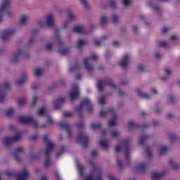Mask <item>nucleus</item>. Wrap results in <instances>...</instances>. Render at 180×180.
Instances as JSON below:
<instances>
[{"label":"nucleus","mask_w":180,"mask_h":180,"mask_svg":"<svg viewBox=\"0 0 180 180\" xmlns=\"http://www.w3.org/2000/svg\"><path fill=\"white\" fill-rule=\"evenodd\" d=\"M43 141L46 144V149H45V155H46V160L44 162V167L47 168V167H50L51 161H50V154L54 149V143L50 141L49 139V136L45 135L43 136Z\"/></svg>","instance_id":"obj_1"},{"label":"nucleus","mask_w":180,"mask_h":180,"mask_svg":"<svg viewBox=\"0 0 180 180\" xmlns=\"http://www.w3.org/2000/svg\"><path fill=\"white\" fill-rule=\"evenodd\" d=\"M84 106H86L87 112H89V113H92V111L94 110V105H92L91 100H89L88 98H84L80 103V105L75 108V110L77 112V113H79L80 118L82 117V110L84 109Z\"/></svg>","instance_id":"obj_2"},{"label":"nucleus","mask_w":180,"mask_h":180,"mask_svg":"<svg viewBox=\"0 0 180 180\" xmlns=\"http://www.w3.org/2000/svg\"><path fill=\"white\" fill-rule=\"evenodd\" d=\"M6 175L8 178H12V176H15L17 180H27V176H29V172L27 170L24 169L22 174L17 173L16 172H5Z\"/></svg>","instance_id":"obj_3"},{"label":"nucleus","mask_w":180,"mask_h":180,"mask_svg":"<svg viewBox=\"0 0 180 180\" xmlns=\"http://www.w3.org/2000/svg\"><path fill=\"white\" fill-rule=\"evenodd\" d=\"M106 85H108L109 86H110V88H114V89H115L116 88V86L115 83H113V81H112L110 78H105V79L98 81V90L100 92H102V91H103V87L106 86Z\"/></svg>","instance_id":"obj_4"},{"label":"nucleus","mask_w":180,"mask_h":180,"mask_svg":"<svg viewBox=\"0 0 180 180\" xmlns=\"http://www.w3.org/2000/svg\"><path fill=\"white\" fill-rule=\"evenodd\" d=\"M108 113H111L113 116V118L111 119L109 122H108V126L110 127H112V126H116V113H115V110H113V108H109L108 110V112H105V111H101L100 112V117H106V115H108Z\"/></svg>","instance_id":"obj_5"},{"label":"nucleus","mask_w":180,"mask_h":180,"mask_svg":"<svg viewBox=\"0 0 180 180\" xmlns=\"http://www.w3.org/2000/svg\"><path fill=\"white\" fill-rule=\"evenodd\" d=\"M18 120L20 123H22V124H27L29 123H31V124H33L34 129H37V127H39V124L37 123V121L34 120L30 116H20L18 117Z\"/></svg>","instance_id":"obj_6"},{"label":"nucleus","mask_w":180,"mask_h":180,"mask_svg":"<svg viewBox=\"0 0 180 180\" xmlns=\"http://www.w3.org/2000/svg\"><path fill=\"white\" fill-rule=\"evenodd\" d=\"M20 139H22V135L20 134H17L13 137H4L3 139V143L6 146V147H9L11 144H12V143L20 141Z\"/></svg>","instance_id":"obj_7"},{"label":"nucleus","mask_w":180,"mask_h":180,"mask_svg":"<svg viewBox=\"0 0 180 180\" xmlns=\"http://www.w3.org/2000/svg\"><path fill=\"white\" fill-rule=\"evenodd\" d=\"M11 86L9 82H6L2 86H0V103L5 102V98H6V93L5 91H8Z\"/></svg>","instance_id":"obj_8"},{"label":"nucleus","mask_w":180,"mask_h":180,"mask_svg":"<svg viewBox=\"0 0 180 180\" xmlns=\"http://www.w3.org/2000/svg\"><path fill=\"white\" fill-rule=\"evenodd\" d=\"M77 143H81V141H82L84 148H88V143L89 141V138L88 137V135L84 133H79V134L77 135Z\"/></svg>","instance_id":"obj_9"},{"label":"nucleus","mask_w":180,"mask_h":180,"mask_svg":"<svg viewBox=\"0 0 180 180\" xmlns=\"http://www.w3.org/2000/svg\"><path fill=\"white\" fill-rule=\"evenodd\" d=\"M69 96L71 101H74L75 99H77L78 96H79V89L78 88V84H75L72 85V89L69 94Z\"/></svg>","instance_id":"obj_10"},{"label":"nucleus","mask_w":180,"mask_h":180,"mask_svg":"<svg viewBox=\"0 0 180 180\" xmlns=\"http://www.w3.org/2000/svg\"><path fill=\"white\" fill-rule=\"evenodd\" d=\"M122 144H123L124 150H125V158L129 161L130 160V139H127L122 141Z\"/></svg>","instance_id":"obj_11"},{"label":"nucleus","mask_w":180,"mask_h":180,"mask_svg":"<svg viewBox=\"0 0 180 180\" xmlns=\"http://www.w3.org/2000/svg\"><path fill=\"white\" fill-rule=\"evenodd\" d=\"M149 126H150V124H148L147 123H144V124L140 125L137 123L133 122V121L128 122V127H129V130H131V129H147L149 127Z\"/></svg>","instance_id":"obj_12"},{"label":"nucleus","mask_w":180,"mask_h":180,"mask_svg":"<svg viewBox=\"0 0 180 180\" xmlns=\"http://www.w3.org/2000/svg\"><path fill=\"white\" fill-rule=\"evenodd\" d=\"M15 30H5L1 36V39L3 41H7L11 39L12 34H15Z\"/></svg>","instance_id":"obj_13"},{"label":"nucleus","mask_w":180,"mask_h":180,"mask_svg":"<svg viewBox=\"0 0 180 180\" xmlns=\"http://www.w3.org/2000/svg\"><path fill=\"white\" fill-rule=\"evenodd\" d=\"M91 60H98V56L93 55L91 58H84V64L87 71H92V70H94V68L91 65H89V61H91Z\"/></svg>","instance_id":"obj_14"},{"label":"nucleus","mask_w":180,"mask_h":180,"mask_svg":"<svg viewBox=\"0 0 180 180\" xmlns=\"http://www.w3.org/2000/svg\"><path fill=\"white\" fill-rule=\"evenodd\" d=\"M58 126L60 127V129H63L64 130H66L68 131V134L69 136V139H71V127H70V124L68 123H64L63 122H60L58 123Z\"/></svg>","instance_id":"obj_15"},{"label":"nucleus","mask_w":180,"mask_h":180,"mask_svg":"<svg viewBox=\"0 0 180 180\" xmlns=\"http://www.w3.org/2000/svg\"><path fill=\"white\" fill-rule=\"evenodd\" d=\"M65 102V98L64 97H60L58 100L53 101L54 109L56 110L61 108V105Z\"/></svg>","instance_id":"obj_16"},{"label":"nucleus","mask_w":180,"mask_h":180,"mask_svg":"<svg viewBox=\"0 0 180 180\" xmlns=\"http://www.w3.org/2000/svg\"><path fill=\"white\" fill-rule=\"evenodd\" d=\"M11 6V0H3L2 4L0 8V12L2 13V12H5L6 9H8V7Z\"/></svg>","instance_id":"obj_17"},{"label":"nucleus","mask_w":180,"mask_h":180,"mask_svg":"<svg viewBox=\"0 0 180 180\" xmlns=\"http://www.w3.org/2000/svg\"><path fill=\"white\" fill-rule=\"evenodd\" d=\"M22 151H23V148L20 147V148H17L13 153V157H14L15 161H18V162H20V158H19V153H22Z\"/></svg>","instance_id":"obj_18"},{"label":"nucleus","mask_w":180,"mask_h":180,"mask_svg":"<svg viewBox=\"0 0 180 180\" xmlns=\"http://www.w3.org/2000/svg\"><path fill=\"white\" fill-rule=\"evenodd\" d=\"M129 57L130 56L128 54H125L122 57V60H121V61L120 63V66L122 67L123 68H126V67L127 66V63H129Z\"/></svg>","instance_id":"obj_19"},{"label":"nucleus","mask_w":180,"mask_h":180,"mask_svg":"<svg viewBox=\"0 0 180 180\" xmlns=\"http://www.w3.org/2000/svg\"><path fill=\"white\" fill-rule=\"evenodd\" d=\"M27 80V75L26 73L22 74V78L15 82V85L18 86L23 85Z\"/></svg>","instance_id":"obj_20"},{"label":"nucleus","mask_w":180,"mask_h":180,"mask_svg":"<svg viewBox=\"0 0 180 180\" xmlns=\"http://www.w3.org/2000/svg\"><path fill=\"white\" fill-rule=\"evenodd\" d=\"M72 31L75 33H79L82 34H85V33H86V31H85L83 26H75L72 29Z\"/></svg>","instance_id":"obj_21"},{"label":"nucleus","mask_w":180,"mask_h":180,"mask_svg":"<svg viewBox=\"0 0 180 180\" xmlns=\"http://www.w3.org/2000/svg\"><path fill=\"white\" fill-rule=\"evenodd\" d=\"M23 55V52L19 49L13 56V63H18L20 60V56Z\"/></svg>","instance_id":"obj_22"},{"label":"nucleus","mask_w":180,"mask_h":180,"mask_svg":"<svg viewBox=\"0 0 180 180\" xmlns=\"http://www.w3.org/2000/svg\"><path fill=\"white\" fill-rule=\"evenodd\" d=\"M46 25L49 27L54 26V21L53 20V14H49L46 16Z\"/></svg>","instance_id":"obj_23"},{"label":"nucleus","mask_w":180,"mask_h":180,"mask_svg":"<svg viewBox=\"0 0 180 180\" xmlns=\"http://www.w3.org/2000/svg\"><path fill=\"white\" fill-rule=\"evenodd\" d=\"M150 139V136L147 134H143L139 137V146H144L147 140Z\"/></svg>","instance_id":"obj_24"},{"label":"nucleus","mask_w":180,"mask_h":180,"mask_svg":"<svg viewBox=\"0 0 180 180\" xmlns=\"http://www.w3.org/2000/svg\"><path fill=\"white\" fill-rule=\"evenodd\" d=\"M165 175V173H158V172H152L151 173V176L152 179L155 180H160L161 178H162Z\"/></svg>","instance_id":"obj_25"},{"label":"nucleus","mask_w":180,"mask_h":180,"mask_svg":"<svg viewBox=\"0 0 180 180\" xmlns=\"http://www.w3.org/2000/svg\"><path fill=\"white\" fill-rule=\"evenodd\" d=\"M99 145L103 150H108L109 148V144L108 143V140H101L99 141Z\"/></svg>","instance_id":"obj_26"},{"label":"nucleus","mask_w":180,"mask_h":180,"mask_svg":"<svg viewBox=\"0 0 180 180\" xmlns=\"http://www.w3.org/2000/svg\"><path fill=\"white\" fill-rule=\"evenodd\" d=\"M136 93L137 94V95H139V96H140V98H143V99H149L150 98V95L140 91V89H137L136 90Z\"/></svg>","instance_id":"obj_27"},{"label":"nucleus","mask_w":180,"mask_h":180,"mask_svg":"<svg viewBox=\"0 0 180 180\" xmlns=\"http://www.w3.org/2000/svg\"><path fill=\"white\" fill-rule=\"evenodd\" d=\"M55 32L56 34V41H58V46H63V43L61 41V38L60 37V30H56Z\"/></svg>","instance_id":"obj_28"},{"label":"nucleus","mask_w":180,"mask_h":180,"mask_svg":"<svg viewBox=\"0 0 180 180\" xmlns=\"http://www.w3.org/2000/svg\"><path fill=\"white\" fill-rule=\"evenodd\" d=\"M147 167H148V164L147 162L146 163H141L139 166V169L140 172H144L146 169H147Z\"/></svg>","instance_id":"obj_29"},{"label":"nucleus","mask_w":180,"mask_h":180,"mask_svg":"<svg viewBox=\"0 0 180 180\" xmlns=\"http://www.w3.org/2000/svg\"><path fill=\"white\" fill-rule=\"evenodd\" d=\"M169 164L170 167H172V168H173V169H179V165L174 162V160L172 159H170L169 160Z\"/></svg>","instance_id":"obj_30"},{"label":"nucleus","mask_w":180,"mask_h":180,"mask_svg":"<svg viewBox=\"0 0 180 180\" xmlns=\"http://www.w3.org/2000/svg\"><path fill=\"white\" fill-rule=\"evenodd\" d=\"M168 151V148L167 146H162L159 150H158V154L159 155H164L165 153Z\"/></svg>","instance_id":"obj_31"},{"label":"nucleus","mask_w":180,"mask_h":180,"mask_svg":"<svg viewBox=\"0 0 180 180\" xmlns=\"http://www.w3.org/2000/svg\"><path fill=\"white\" fill-rule=\"evenodd\" d=\"M43 74H44L43 69L37 68L34 70V75L36 77H40V75H43Z\"/></svg>","instance_id":"obj_32"},{"label":"nucleus","mask_w":180,"mask_h":180,"mask_svg":"<svg viewBox=\"0 0 180 180\" xmlns=\"http://www.w3.org/2000/svg\"><path fill=\"white\" fill-rule=\"evenodd\" d=\"M15 115V110L13 108H10L6 112V116L7 117H12Z\"/></svg>","instance_id":"obj_33"},{"label":"nucleus","mask_w":180,"mask_h":180,"mask_svg":"<svg viewBox=\"0 0 180 180\" xmlns=\"http://www.w3.org/2000/svg\"><path fill=\"white\" fill-rule=\"evenodd\" d=\"M101 127H102V124L101 123H93L91 124L92 130H98V129H101Z\"/></svg>","instance_id":"obj_34"},{"label":"nucleus","mask_w":180,"mask_h":180,"mask_svg":"<svg viewBox=\"0 0 180 180\" xmlns=\"http://www.w3.org/2000/svg\"><path fill=\"white\" fill-rule=\"evenodd\" d=\"M77 169L79 172L80 176H84V171L85 170V166L78 165H77Z\"/></svg>","instance_id":"obj_35"},{"label":"nucleus","mask_w":180,"mask_h":180,"mask_svg":"<svg viewBox=\"0 0 180 180\" xmlns=\"http://www.w3.org/2000/svg\"><path fill=\"white\" fill-rule=\"evenodd\" d=\"M89 164L93 168L94 171H98V169H99V166L94 163V160H89Z\"/></svg>","instance_id":"obj_36"},{"label":"nucleus","mask_w":180,"mask_h":180,"mask_svg":"<svg viewBox=\"0 0 180 180\" xmlns=\"http://www.w3.org/2000/svg\"><path fill=\"white\" fill-rule=\"evenodd\" d=\"M107 37H108L106 35H104L101 38L100 41L98 39H94L95 46H101V41L105 40V39H106Z\"/></svg>","instance_id":"obj_37"},{"label":"nucleus","mask_w":180,"mask_h":180,"mask_svg":"<svg viewBox=\"0 0 180 180\" xmlns=\"http://www.w3.org/2000/svg\"><path fill=\"white\" fill-rule=\"evenodd\" d=\"M84 44H86V40L79 39L77 41V48L81 49V47H82V46H84Z\"/></svg>","instance_id":"obj_38"},{"label":"nucleus","mask_w":180,"mask_h":180,"mask_svg":"<svg viewBox=\"0 0 180 180\" xmlns=\"http://www.w3.org/2000/svg\"><path fill=\"white\" fill-rule=\"evenodd\" d=\"M77 70H79V64L76 63L74 67H71L69 69L70 72H74V71H77Z\"/></svg>","instance_id":"obj_39"},{"label":"nucleus","mask_w":180,"mask_h":180,"mask_svg":"<svg viewBox=\"0 0 180 180\" xmlns=\"http://www.w3.org/2000/svg\"><path fill=\"white\" fill-rule=\"evenodd\" d=\"M165 74H166L167 76H166V77H162V78H161V80H162V81H167V79H168V76H169V75H171V71H169V70H168V69H165Z\"/></svg>","instance_id":"obj_40"},{"label":"nucleus","mask_w":180,"mask_h":180,"mask_svg":"<svg viewBox=\"0 0 180 180\" xmlns=\"http://www.w3.org/2000/svg\"><path fill=\"white\" fill-rule=\"evenodd\" d=\"M18 103L20 106H23L26 103V98H20L18 100Z\"/></svg>","instance_id":"obj_41"},{"label":"nucleus","mask_w":180,"mask_h":180,"mask_svg":"<svg viewBox=\"0 0 180 180\" xmlns=\"http://www.w3.org/2000/svg\"><path fill=\"white\" fill-rule=\"evenodd\" d=\"M146 151L148 158H151L153 157V154H151V148L150 146L146 147Z\"/></svg>","instance_id":"obj_42"},{"label":"nucleus","mask_w":180,"mask_h":180,"mask_svg":"<svg viewBox=\"0 0 180 180\" xmlns=\"http://www.w3.org/2000/svg\"><path fill=\"white\" fill-rule=\"evenodd\" d=\"M26 20H27V17L26 15H22V17L19 20V23L20 25H25V23H26Z\"/></svg>","instance_id":"obj_43"},{"label":"nucleus","mask_w":180,"mask_h":180,"mask_svg":"<svg viewBox=\"0 0 180 180\" xmlns=\"http://www.w3.org/2000/svg\"><path fill=\"white\" fill-rule=\"evenodd\" d=\"M64 151H65V148L64 146L60 147V152L56 154V158H60Z\"/></svg>","instance_id":"obj_44"},{"label":"nucleus","mask_w":180,"mask_h":180,"mask_svg":"<svg viewBox=\"0 0 180 180\" xmlns=\"http://www.w3.org/2000/svg\"><path fill=\"white\" fill-rule=\"evenodd\" d=\"M37 102V97L36 96H34L32 97V102H31V106L32 108H33L34 106L36 105V103Z\"/></svg>","instance_id":"obj_45"},{"label":"nucleus","mask_w":180,"mask_h":180,"mask_svg":"<svg viewBox=\"0 0 180 180\" xmlns=\"http://www.w3.org/2000/svg\"><path fill=\"white\" fill-rule=\"evenodd\" d=\"M69 51H70V49H66L63 50H60L59 53L60 54H61V56H66V54H68Z\"/></svg>","instance_id":"obj_46"},{"label":"nucleus","mask_w":180,"mask_h":180,"mask_svg":"<svg viewBox=\"0 0 180 180\" xmlns=\"http://www.w3.org/2000/svg\"><path fill=\"white\" fill-rule=\"evenodd\" d=\"M101 26H105V25H106V17L104 15L101 17Z\"/></svg>","instance_id":"obj_47"},{"label":"nucleus","mask_w":180,"mask_h":180,"mask_svg":"<svg viewBox=\"0 0 180 180\" xmlns=\"http://www.w3.org/2000/svg\"><path fill=\"white\" fill-rule=\"evenodd\" d=\"M73 113L71 112H65L63 113V117H72L73 116Z\"/></svg>","instance_id":"obj_48"},{"label":"nucleus","mask_w":180,"mask_h":180,"mask_svg":"<svg viewBox=\"0 0 180 180\" xmlns=\"http://www.w3.org/2000/svg\"><path fill=\"white\" fill-rule=\"evenodd\" d=\"M46 113V109L44 108H40L38 110V115H39V116H41V115H44Z\"/></svg>","instance_id":"obj_49"},{"label":"nucleus","mask_w":180,"mask_h":180,"mask_svg":"<svg viewBox=\"0 0 180 180\" xmlns=\"http://www.w3.org/2000/svg\"><path fill=\"white\" fill-rule=\"evenodd\" d=\"M119 22V19L117 18V15H112V23L116 24Z\"/></svg>","instance_id":"obj_50"},{"label":"nucleus","mask_w":180,"mask_h":180,"mask_svg":"<svg viewBox=\"0 0 180 180\" xmlns=\"http://www.w3.org/2000/svg\"><path fill=\"white\" fill-rule=\"evenodd\" d=\"M98 103L100 105H105V97L104 96H102L101 98H99Z\"/></svg>","instance_id":"obj_51"},{"label":"nucleus","mask_w":180,"mask_h":180,"mask_svg":"<svg viewBox=\"0 0 180 180\" xmlns=\"http://www.w3.org/2000/svg\"><path fill=\"white\" fill-rule=\"evenodd\" d=\"M46 50H49V51L53 50V44H47L46 45Z\"/></svg>","instance_id":"obj_52"},{"label":"nucleus","mask_w":180,"mask_h":180,"mask_svg":"<svg viewBox=\"0 0 180 180\" xmlns=\"http://www.w3.org/2000/svg\"><path fill=\"white\" fill-rule=\"evenodd\" d=\"M84 122H81L77 124V129H84Z\"/></svg>","instance_id":"obj_53"},{"label":"nucleus","mask_w":180,"mask_h":180,"mask_svg":"<svg viewBox=\"0 0 180 180\" xmlns=\"http://www.w3.org/2000/svg\"><path fill=\"white\" fill-rule=\"evenodd\" d=\"M47 120V123H48V124H49V126L53 124V119H51L50 116L47 117V120Z\"/></svg>","instance_id":"obj_54"},{"label":"nucleus","mask_w":180,"mask_h":180,"mask_svg":"<svg viewBox=\"0 0 180 180\" xmlns=\"http://www.w3.org/2000/svg\"><path fill=\"white\" fill-rule=\"evenodd\" d=\"M109 6H110L111 8H116V1H112L109 3Z\"/></svg>","instance_id":"obj_55"},{"label":"nucleus","mask_w":180,"mask_h":180,"mask_svg":"<svg viewBox=\"0 0 180 180\" xmlns=\"http://www.w3.org/2000/svg\"><path fill=\"white\" fill-rule=\"evenodd\" d=\"M122 4L124 5V6H129V5H130V0H122Z\"/></svg>","instance_id":"obj_56"},{"label":"nucleus","mask_w":180,"mask_h":180,"mask_svg":"<svg viewBox=\"0 0 180 180\" xmlns=\"http://www.w3.org/2000/svg\"><path fill=\"white\" fill-rule=\"evenodd\" d=\"M117 164L118 168H120V169L123 168V165L122 164V161H120V160H117Z\"/></svg>","instance_id":"obj_57"},{"label":"nucleus","mask_w":180,"mask_h":180,"mask_svg":"<svg viewBox=\"0 0 180 180\" xmlns=\"http://www.w3.org/2000/svg\"><path fill=\"white\" fill-rule=\"evenodd\" d=\"M82 4L84 5L86 9H88V3H86V0H80Z\"/></svg>","instance_id":"obj_58"},{"label":"nucleus","mask_w":180,"mask_h":180,"mask_svg":"<svg viewBox=\"0 0 180 180\" xmlns=\"http://www.w3.org/2000/svg\"><path fill=\"white\" fill-rule=\"evenodd\" d=\"M160 47H167V42L165 41H160L159 42Z\"/></svg>","instance_id":"obj_59"},{"label":"nucleus","mask_w":180,"mask_h":180,"mask_svg":"<svg viewBox=\"0 0 180 180\" xmlns=\"http://www.w3.org/2000/svg\"><path fill=\"white\" fill-rule=\"evenodd\" d=\"M75 18V17L72 15V13H68L69 20H74Z\"/></svg>","instance_id":"obj_60"},{"label":"nucleus","mask_w":180,"mask_h":180,"mask_svg":"<svg viewBox=\"0 0 180 180\" xmlns=\"http://www.w3.org/2000/svg\"><path fill=\"white\" fill-rule=\"evenodd\" d=\"M32 89H33V91L37 89V88H39V85L37 84H33L31 86Z\"/></svg>","instance_id":"obj_61"},{"label":"nucleus","mask_w":180,"mask_h":180,"mask_svg":"<svg viewBox=\"0 0 180 180\" xmlns=\"http://www.w3.org/2000/svg\"><path fill=\"white\" fill-rule=\"evenodd\" d=\"M153 9L157 12V13H158V15H160V7H159V6H155L153 7Z\"/></svg>","instance_id":"obj_62"},{"label":"nucleus","mask_w":180,"mask_h":180,"mask_svg":"<svg viewBox=\"0 0 180 180\" xmlns=\"http://www.w3.org/2000/svg\"><path fill=\"white\" fill-rule=\"evenodd\" d=\"M138 70L140 72H143L144 71V68L142 65H138Z\"/></svg>","instance_id":"obj_63"},{"label":"nucleus","mask_w":180,"mask_h":180,"mask_svg":"<svg viewBox=\"0 0 180 180\" xmlns=\"http://www.w3.org/2000/svg\"><path fill=\"white\" fill-rule=\"evenodd\" d=\"M30 140L31 141H34L37 140V135H34V136H31L30 138Z\"/></svg>","instance_id":"obj_64"}]
</instances>
